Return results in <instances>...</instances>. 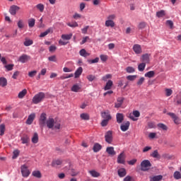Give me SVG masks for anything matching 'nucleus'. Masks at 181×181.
<instances>
[{
	"label": "nucleus",
	"instance_id": "1",
	"mask_svg": "<svg viewBox=\"0 0 181 181\" xmlns=\"http://www.w3.org/2000/svg\"><path fill=\"white\" fill-rule=\"evenodd\" d=\"M46 98V94L43 92H40L35 95L33 98V104H39V103H42L43 100Z\"/></svg>",
	"mask_w": 181,
	"mask_h": 181
},
{
	"label": "nucleus",
	"instance_id": "2",
	"mask_svg": "<svg viewBox=\"0 0 181 181\" xmlns=\"http://www.w3.org/2000/svg\"><path fill=\"white\" fill-rule=\"evenodd\" d=\"M152 166V164L151 163V161L148 160H144L141 163V170L143 172H147V170H149Z\"/></svg>",
	"mask_w": 181,
	"mask_h": 181
},
{
	"label": "nucleus",
	"instance_id": "3",
	"mask_svg": "<svg viewBox=\"0 0 181 181\" xmlns=\"http://www.w3.org/2000/svg\"><path fill=\"white\" fill-rule=\"evenodd\" d=\"M47 115H46V113H42L40 115L39 124L41 127H45V125H46V119L47 118Z\"/></svg>",
	"mask_w": 181,
	"mask_h": 181
},
{
	"label": "nucleus",
	"instance_id": "4",
	"mask_svg": "<svg viewBox=\"0 0 181 181\" xmlns=\"http://www.w3.org/2000/svg\"><path fill=\"white\" fill-rule=\"evenodd\" d=\"M30 60V56L26 54H23L18 59V62H20V63H28V62Z\"/></svg>",
	"mask_w": 181,
	"mask_h": 181
},
{
	"label": "nucleus",
	"instance_id": "5",
	"mask_svg": "<svg viewBox=\"0 0 181 181\" xmlns=\"http://www.w3.org/2000/svg\"><path fill=\"white\" fill-rule=\"evenodd\" d=\"M105 139L107 144H112V132H107L105 134Z\"/></svg>",
	"mask_w": 181,
	"mask_h": 181
},
{
	"label": "nucleus",
	"instance_id": "6",
	"mask_svg": "<svg viewBox=\"0 0 181 181\" xmlns=\"http://www.w3.org/2000/svg\"><path fill=\"white\" fill-rule=\"evenodd\" d=\"M21 169L23 177H28L30 175V171H29V169H28V167H26V165H22Z\"/></svg>",
	"mask_w": 181,
	"mask_h": 181
},
{
	"label": "nucleus",
	"instance_id": "7",
	"mask_svg": "<svg viewBox=\"0 0 181 181\" xmlns=\"http://www.w3.org/2000/svg\"><path fill=\"white\" fill-rule=\"evenodd\" d=\"M117 163L125 165V153H124V152L121 153L117 156Z\"/></svg>",
	"mask_w": 181,
	"mask_h": 181
},
{
	"label": "nucleus",
	"instance_id": "8",
	"mask_svg": "<svg viewBox=\"0 0 181 181\" xmlns=\"http://www.w3.org/2000/svg\"><path fill=\"white\" fill-rule=\"evenodd\" d=\"M133 51L136 54H141L142 53V47H141V45L136 44L133 46Z\"/></svg>",
	"mask_w": 181,
	"mask_h": 181
},
{
	"label": "nucleus",
	"instance_id": "9",
	"mask_svg": "<svg viewBox=\"0 0 181 181\" xmlns=\"http://www.w3.org/2000/svg\"><path fill=\"white\" fill-rule=\"evenodd\" d=\"M36 117V115L35 113H32L30 114L27 120H26V124L27 125H32V123L33 122V121L35 120V118Z\"/></svg>",
	"mask_w": 181,
	"mask_h": 181
},
{
	"label": "nucleus",
	"instance_id": "10",
	"mask_svg": "<svg viewBox=\"0 0 181 181\" xmlns=\"http://www.w3.org/2000/svg\"><path fill=\"white\" fill-rule=\"evenodd\" d=\"M45 124L49 129H52L53 127H54V119L53 118H49L46 122Z\"/></svg>",
	"mask_w": 181,
	"mask_h": 181
},
{
	"label": "nucleus",
	"instance_id": "11",
	"mask_svg": "<svg viewBox=\"0 0 181 181\" xmlns=\"http://www.w3.org/2000/svg\"><path fill=\"white\" fill-rule=\"evenodd\" d=\"M20 9L21 8L19 6L13 5L10 7L9 12L11 15H16V12H18V11H19Z\"/></svg>",
	"mask_w": 181,
	"mask_h": 181
},
{
	"label": "nucleus",
	"instance_id": "12",
	"mask_svg": "<svg viewBox=\"0 0 181 181\" xmlns=\"http://www.w3.org/2000/svg\"><path fill=\"white\" fill-rule=\"evenodd\" d=\"M129 125H131V123L129 122H126L124 124H122L120 126L121 131L123 132H125L129 129Z\"/></svg>",
	"mask_w": 181,
	"mask_h": 181
},
{
	"label": "nucleus",
	"instance_id": "13",
	"mask_svg": "<svg viewBox=\"0 0 181 181\" xmlns=\"http://www.w3.org/2000/svg\"><path fill=\"white\" fill-rule=\"evenodd\" d=\"M106 152L110 155V156H114L117 154V152H115V150H114V147L112 146L107 147Z\"/></svg>",
	"mask_w": 181,
	"mask_h": 181
},
{
	"label": "nucleus",
	"instance_id": "14",
	"mask_svg": "<svg viewBox=\"0 0 181 181\" xmlns=\"http://www.w3.org/2000/svg\"><path fill=\"white\" fill-rule=\"evenodd\" d=\"M101 117L104 119H107V120H110L112 118L109 111L101 112Z\"/></svg>",
	"mask_w": 181,
	"mask_h": 181
},
{
	"label": "nucleus",
	"instance_id": "15",
	"mask_svg": "<svg viewBox=\"0 0 181 181\" xmlns=\"http://www.w3.org/2000/svg\"><path fill=\"white\" fill-rule=\"evenodd\" d=\"M116 119L117 124H122V122L124 121V115L122 113H117Z\"/></svg>",
	"mask_w": 181,
	"mask_h": 181
},
{
	"label": "nucleus",
	"instance_id": "16",
	"mask_svg": "<svg viewBox=\"0 0 181 181\" xmlns=\"http://www.w3.org/2000/svg\"><path fill=\"white\" fill-rule=\"evenodd\" d=\"M117 173L119 177H124V176H127V170L125 168L119 169Z\"/></svg>",
	"mask_w": 181,
	"mask_h": 181
},
{
	"label": "nucleus",
	"instance_id": "17",
	"mask_svg": "<svg viewBox=\"0 0 181 181\" xmlns=\"http://www.w3.org/2000/svg\"><path fill=\"white\" fill-rule=\"evenodd\" d=\"M8 86V81L4 77L0 78V87H6Z\"/></svg>",
	"mask_w": 181,
	"mask_h": 181
},
{
	"label": "nucleus",
	"instance_id": "18",
	"mask_svg": "<svg viewBox=\"0 0 181 181\" xmlns=\"http://www.w3.org/2000/svg\"><path fill=\"white\" fill-rule=\"evenodd\" d=\"M124 98H117V103H115V108H119L121 107V105H122V103H124Z\"/></svg>",
	"mask_w": 181,
	"mask_h": 181
},
{
	"label": "nucleus",
	"instance_id": "19",
	"mask_svg": "<svg viewBox=\"0 0 181 181\" xmlns=\"http://www.w3.org/2000/svg\"><path fill=\"white\" fill-rule=\"evenodd\" d=\"M103 146L98 144V143H95L93 146V152H100V151H101Z\"/></svg>",
	"mask_w": 181,
	"mask_h": 181
},
{
	"label": "nucleus",
	"instance_id": "20",
	"mask_svg": "<svg viewBox=\"0 0 181 181\" xmlns=\"http://www.w3.org/2000/svg\"><path fill=\"white\" fill-rule=\"evenodd\" d=\"M71 91H73L74 93H78L80 91V90H81V87L79 86L78 84H74L72 87H71Z\"/></svg>",
	"mask_w": 181,
	"mask_h": 181
},
{
	"label": "nucleus",
	"instance_id": "21",
	"mask_svg": "<svg viewBox=\"0 0 181 181\" xmlns=\"http://www.w3.org/2000/svg\"><path fill=\"white\" fill-rule=\"evenodd\" d=\"M105 26H107V28H114V26H115V23H114V21L112 20H107L105 21Z\"/></svg>",
	"mask_w": 181,
	"mask_h": 181
},
{
	"label": "nucleus",
	"instance_id": "22",
	"mask_svg": "<svg viewBox=\"0 0 181 181\" xmlns=\"http://www.w3.org/2000/svg\"><path fill=\"white\" fill-rule=\"evenodd\" d=\"M30 140V139H29V136H28L27 134H23V136L21 137L23 144H28Z\"/></svg>",
	"mask_w": 181,
	"mask_h": 181
},
{
	"label": "nucleus",
	"instance_id": "23",
	"mask_svg": "<svg viewBox=\"0 0 181 181\" xmlns=\"http://www.w3.org/2000/svg\"><path fill=\"white\" fill-rule=\"evenodd\" d=\"M79 54L82 57H88V56H90V53L87 52L85 49H82L79 51Z\"/></svg>",
	"mask_w": 181,
	"mask_h": 181
},
{
	"label": "nucleus",
	"instance_id": "24",
	"mask_svg": "<svg viewBox=\"0 0 181 181\" xmlns=\"http://www.w3.org/2000/svg\"><path fill=\"white\" fill-rule=\"evenodd\" d=\"M33 144H37L39 142V134L37 133H34L33 136L31 139Z\"/></svg>",
	"mask_w": 181,
	"mask_h": 181
},
{
	"label": "nucleus",
	"instance_id": "25",
	"mask_svg": "<svg viewBox=\"0 0 181 181\" xmlns=\"http://www.w3.org/2000/svg\"><path fill=\"white\" fill-rule=\"evenodd\" d=\"M90 175L92 177H100V173L93 170L89 171Z\"/></svg>",
	"mask_w": 181,
	"mask_h": 181
},
{
	"label": "nucleus",
	"instance_id": "26",
	"mask_svg": "<svg viewBox=\"0 0 181 181\" xmlns=\"http://www.w3.org/2000/svg\"><path fill=\"white\" fill-rule=\"evenodd\" d=\"M81 73H83V68L79 67L76 71H75V78H78L80 76H81Z\"/></svg>",
	"mask_w": 181,
	"mask_h": 181
},
{
	"label": "nucleus",
	"instance_id": "27",
	"mask_svg": "<svg viewBox=\"0 0 181 181\" xmlns=\"http://www.w3.org/2000/svg\"><path fill=\"white\" fill-rule=\"evenodd\" d=\"M71 37H73V34L70 33V34H63L62 35V39H63V40H70V39H71Z\"/></svg>",
	"mask_w": 181,
	"mask_h": 181
},
{
	"label": "nucleus",
	"instance_id": "28",
	"mask_svg": "<svg viewBox=\"0 0 181 181\" xmlns=\"http://www.w3.org/2000/svg\"><path fill=\"white\" fill-rule=\"evenodd\" d=\"M149 54H144L141 56L142 62L146 63H149Z\"/></svg>",
	"mask_w": 181,
	"mask_h": 181
},
{
	"label": "nucleus",
	"instance_id": "29",
	"mask_svg": "<svg viewBox=\"0 0 181 181\" xmlns=\"http://www.w3.org/2000/svg\"><path fill=\"white\" fill-rule=\"evenodd\" d=\"M32 175L34 176V177H37V179H40V177H42V173L39 170L33 171Z\"/></svg>",
	"mask_w": 181,
	"mask_h": 181
},
{
	"label": "nucleus",
	"instance_id": "30",
	"mask_svg": "<svg viewBox=\"0 0 181 181\" xmlns=\"http://www.w3.org/2000/svg\"><path fill=\"white\" fill-rule=\"evenodd\" d=\"M80 117L84 121H88V119H90V115L88 113H82L81 114Z\"/></svg>",
	"mask_w": 181,
	"mask_h": 181
},
{
	"label": "nucleus",
	"instance_id": "31",
	"mask_svg": "<svg viewBox=\"0 0 181 181\" xmlns=\"http://www.w3.org/2000/svg\"><path fill=\"white\" fill-rule=\"evenodd\" d=\"M71 77H74V74H64L59 77L60 80H66V78H71Z\"/></svg>",
	"mask_w": 181,
	"mask_h": 181
},
{
	"label": "nucleus",
	"instance_id": "32",
	"mask_svg": "<svg viewBox=\"0 0 181 181\" xmlns=\"http://www.w3.org/2000/svg\"><path fill=\"white\" fill-rule=\"evenodd\" d=\"M112 81L111 80H109L107 83H106V85L105 86V90H111V87H112Z\"/></svg>",
	"mask_w": 181,
	"mask_h": 181
},
{
	"label": "nucleus",
	"instance_id": "33",
	"mask_svg": "<svg viewBox=\"0 0 181 181\" xmlns=\"http://www.w3.org/2000/svg\"><path fill=\"white\" fill-rule=\"evenodd\" d=\"M166 15V13L164 10H160V11L156 12L157 18H163Z\"/></svg>",
	"mask_w": 181,
	"mask_h": 181
},
{
	"label": "nucleus",
	"instance_id": "34",
	"mask_svg": "<svg viewBox=\"0 0 181 181\" xmlns=\"http://www.w3.org/2000/svg\"><path fill=\"white\" fill-rule=\"evenodd\" d=\"M62 163H63V161H62V160H54L52 161V166L56 167V166H59L60 165H62Z\"/></svg>",
	"mask_w": 181,
	"mask_h": 181
},
{
	"label": "nucleus",
	"instance_id": "35",
	"mask_svg": "<svg viewBox=\"0 0 181 181\" xmlns=\"http://www.w3.org/2000/svg\"><path fill=\"white\" fill-rule=\"evenodd\" d=\"M157 127L160 128V129H163V131H168V126L163 123H158Z\"/></svg>",
	"mask_w": 181,
	"mask_h": 181
},
{
	"label": "nucleus",
	"instance_id": "36",
	"mask_svg": "<svg viewBox=\"0 0 181 181\" xmlns=\"http://www.w3.org/2000/svg\"><path fill=\"white\" fill-rule=\"evenodd\" d=\"M145 77H148V78H152V77L155 76V71H150L145 74Z\"/></svg>",
	"mask_w": 181,
	"mask_h": 181
},
{
	"label": "nucleus",
	"instance_id": "37",
	"mask_svg": "<svg viewBox=\"0 0 181 181\" xmlns=\"http://www.w3.org/2000/svg\"><path fill=\"white\" fill-rule=\"evenodd\" d=\"M28 93V90L26 89H23L22 91H21L19 93H18V98H23V97H25L26 95Z\"/></svg>",
	"mask_w": 181,
	"mask_h": 181
},
{
	"label": "nucleus",
	"instance_id": "38",
	"mask_svg": "<svg viewBox=\"0 0 181 181\" xmlns=\"http://www.w3.org/2000/svg\"><path fill=\"white\" fill-rule=\"evenodd\" d=\"M145 67H146V64L145 62L141 63L138 66L139 71H144L145 70Z\"/></svg>",
	"mask_w": 181,
	"mask_h": 181
},
{
	"label": "nucleus",
	"instance_id": "39",
	"mask_svg": "<svg viewBox=\"0 0 181 181\" xmlns=\"http://www.w3.org/2000/svg\"><path fill=\"white\" fill-rule=\"evenodd\" d=\"M35 22H36V20L35 18H30L28 20L29 28H33V26H35Z\"/></svg>",
	"mask_w": 181,
	"mask_h": 181
},
{
	"label": "nucleus",
	"instance_id": "40",
	"mask_svg": "<svg viewBox=\"0 0 181 181\" xmlns=\"http://www.w3.org/2000/svg\"><path fill=\"white\" fill-rule=\"evenodd\" d=\"M5 129H6L5 124H1L0 125V135H1V136H3V135H4Z\"/></svg>",
	"mask_w": 181,
	"mask_h": 181
},
{
	"label": "nucleus",
	"instance_id": "41",
	"mask_svg": "<svg viewBox=\"0 0 181 181\" xmlns=\"http://www.w3.org/2000/svg\"><path fill=\"white\" fill-rule=\"evenodd\" d=\"M67 26H69V28H77L78 27V23L76 21H72L71 23H67Z\"/></svg>",
	"mask_w": 181,
	"mask_h": 181
},
{
	"label": "nucleus",
	"instance_id": "42",
	"mask_svg": "<svg viewBox=\"0 0 181 181\" xmlns=\"http://www.w3.org/2000/svg\"><path fill=\"white\" fill-rule=\"evenodd\" d=\"M163 177L162 175L154 176V177L151 178L150 181H159V180H162Z\"/></svg>",
	"mask_w": 181,
	"mask_h": 181
},
{
	"label": "nucleus",
	"instance_id": "43",
	"mask_svg": "<svg viewBox=\"0 0 181 181\" xmlns=\"http://www.w3.org/2000/svg\"><path fill=\"white\" fill-rule=\"evenodd\" d=\"M98 62H100V58L98 57H96L94 59L88 60V63H89V64H94L95 63H98Z\"/></svg>",
	"mask_w": 181,
	"mask_h": 181
},
{
	"label": "nucleus",
	"instance_id": "44",
	"mask_svg": "<svg viewBox=\"0 0 181 181\" xmlns=\"http://www.w3.org/2000/svg\"><path fill=\"white\" fill-rule=\"evenodd\" d=\"M36 8L38 9V11H40V12H43V11H45V5L42 4H37Z\"/></svg>",
	"mask_w": 181,
	"mask_h": 181
},
{
	"label": "nucleus",
	"instance_id": "45",
	"mask_svg": "<svg viewBox=\"0 0 181 181\" xmlns=\"http://www.w3.org/2000/svg\"><path fill=\"white\" fill-rule=\"evenodd\" d=\"M127 73L131 74V73H135V68L132 66H127L126 68Z\"/></svg>",
	"mask_w": 181,
	"mask_h": 181
},
{
	"label": "nucleus",
	"instance_id": "46",
	"mask_svg": "<svg viewBox=\"0 0 181 181\" xmlns=\"http://www.w3.org/2000/svg\"><path fill=\"white\" fill-rule=\"evenodd\" d=\"M32 45H33V40H25L24 42V46H32Z\"/></svg>",
	"mask_w": 181,
	"mask_h": 181
},
{
	"label": "nucleus",
	"instance_id": "47",
	"mask_svg": "<svg viewBox=\"0 0 181 181\" xmlns=\"http://www.w3.org/2000/svg\"><path fill=\"white\" fill-rule=\"evenodd\" d=\"M174 177L177 180H179V179H181V173L179 171H175L174 173Z\"/></svg>",
	"mask_w": 181,
	"mask_h": 181
},
{
	"label": "nucleus",
	"instance_id": "48",
	"mask_svg": "<svg viewBox=\"0 0 181 181\" xmlns=\"http://www.w3.org/2000/svg\"><path fill=\"white\" fill-rule=\"evenodd\" d=\"M51 30H52V29L49 28L45 32L42 33L40 35V37H45V36H47V34L51 32Z\"/></svg>",
	"mask_w": 181,
	"mask_h": 181
},
{
	"label": "nucleus",
	"instance_id": "49",
	"mask_svg": "<svg viewBox=\"0 0 181 181\" xmlns=\"http://www.w3.org/2000/svg\"><path fill=\"white\" fill-rule=\"evenodd\" d=\"M173 94V90L170 88H166L165 89V95L166 97H170V95Z\"/></svg>",
	"mask_w": 181,
	"mask_h": 181
},
{
	"label": "nucleus",
	"instance_id": "50",
	"mask_svg": "<svg viewBox=\"0 0 181 181\" xmlns=\"http://www.w3.org/2000/svg\"><path fill=\"white\" fill-rule=\"evenodd\" d=\"M138 28L141 30L145 29L146 28V23L141 22L140 23H139Z\"/></svg>",
	"mask_w": 181,
	"mask_h": 181
},
{
	"label": "nucleus",
	"instance_id": "51",
	"mask_svg": "<svg viewBox=\"0 0 181 181\" xmlns=\"http://www.w3.org/2000/svg\"><path fill=\"white\" fill-rule=\"evenodd\" d=\"M19 153H20L19 150H15L13 153V155L12 158L16 159V158H18V156H19Z\"/></svg>",
	"mask_w": 181,
	"mask_h": 181
},
{
	"label": "nucleus",
	"instance_id": "52",
	"mask_svg": "<svg viewBox=\"0 0 181 181\" xmlns=\"http://www.w3.org/2000/svg\"><path fill=\"white\" fill-rule=\"evenodd\" d=\"M136 78V75H129L127 76V79L129 80V81H134Z\"/></svg>",
	"mask_w": 181,
	"mask_h": 181
},
{
	"label": "nucleus",
	"instance_id": "53",
	"mask_svg": "<svg viewBox=\"0 0 181 181\" xmlns=\"http://www.w3.org/2000/svg\"><path fill=\"white\" fill-rule=\"evenodd\" d=\"M151 156L153 158H159V153L158 152V150H155L151 154Z\"/></svg>",
	"mask_w": 181,
	"mask_h": 181
},
{
	"label": "nucleus",
	"instance_id": "54",
	"mask_svg": "<svg viewBox=\"0 0 181 181\" xmlns=\"http://www.w3.org/2000/svg\"><path fill=\"white\" fill-rule=\"evenodd\" d=\"M108 78H112V75L107 74L106 76L102 78V80H103V81H107Z\"/></svg>",
	"mask_w": 181,
	"mask_h": 181
},
{
	"label": "nucleus",
	"instance_id": "55",
	"mask_svg": "<svg viewBox=\"0 0 181 181\" xmlns=\"http://www.w3.org/2000/svg\"><path fill=\"white\" fill-rule=\"evenodd\" d=\"M48 60H49V62H57V58L56 57V55H52V56H51V57H49L48 58Z\"/></svg>",
	"mask_w": 181,
	"mask_h": 181
},
{
	"label": "nucleus",
	"instance_id": "56",
	"mask_svg": "<svg viewBox=\"0 0 181 181\" xmlns=\"http://www.w3.org/2000/svg\"><path fill=\"white\" fill-rule=\"evenodd\" d=\"M37 74V71H32L28 73L29 77H35Z\"/></svg>",
	"mask_w": 181,
	"mask_h": 181
},
{
	"label": "nucleus",
	"instance_id": "57",
	"mask_svg": "<svg viewBox=\"0 0 181 181\" xmlns=\"http://www.w3.org/2000/svg\"><path fill=\"white\" fill-rule=\"evenodd\" d=\"M5 68L8 70V71H11L13 70V64L6 65Z\"/></svg>",
	"mask_w": 181,
	"mask_h": 181
},
{
	"label": "nucleus",
	"instance_id": "58",
	"mask_svg": "<svg viewBox=\"0 0 181 181\" xmlns=\"http://www.w3.org/2000/svg\"><path fill=\"white\" fill-rule=\"evenodd\" d=\"M57 49V46H54V45H51L49 48V50L51 53H53V52H56Z\"/></svg>",
	"mask_w": 181,
	"mask_h": 181
},
{
	"label": "nucleus",
	"instance_id": "59",
	"mask_svg": "<svg viewBox=\"0 0 181 181\" xmlns=\"http://www.w3.org/2000/svg\"><path fill=\"white\" fill-rule=\"evenodd\" d=\"M100 58L102 62H107V60L108 59V57L107 55H104V54H101L100 56Z\"/></svg>",
	"mask_w": 181,
	"mask_h": 181
},
{
	"label": "nucleus",
	"instance_id": "60",
	"mask_svg": "<svg viewBox=\"0 0 181 181\" xmlns=\"http://www.w3.org/2000/svg\"><path fill=\"white\" fill-rule=\"evenodd\" d=\"M87 79L88 80V81H94V80H95V76H94V75H88L87 76Z\"/></svg>",
	"mask_w": 181,
	"mask_h": 181
},
{
	"label": "nucleus",
	"instance_id": "61",
	"mask_svg": "<svg viewBox=\"0 0 181 181\" xmlns=\"http://www.w3.org/2000/svg\"><path fill=\"white\" fill-rule=\"evenodd\" d=\"M166 25H168V26H170V29L173 28V21H170V20H168L166 21Z\"/></svg>",
	"mask_w": 181,
	"mask_h": 181
},
{
	"label": "nucleus",
	"instance_id": "62",
	"mask_svg": "<svg viewBox=\"0 0 181 181\" xmlns=\"http://www.w3.org/2000/svg\"><path fill=\"white\" fill-rule=\"evenodd\" d=\"M109 121H110V120H108V119H104L102 121V122H101L102 127H107V125H108V122H109Z\"/></svg>",
	"mask_w": 181,
	"mask_h": 181
},
{
	"label": "nucleus",
	"instance_id": "63",
	"mask_svg": "<svg viewBox=\"0 0 181 181\" xmlns=\"http://www.w3.org/2000/svg\"><path fill=\"white\" fill-rule=\"evenodd\" d=\"M156 133H154V132H151L148 134V138H150V139H153L156 138Z\"/></svg>",
	"mask_w": 181,
	"mask_h": 181
},
{
	"label": "nucleus",
	"instance_id": "64",
	"mask_svg": "<svg viewBox=\"0 0 181 181\" xmlns=\"http://www.w3.org/2000/svg\"><path fill=\"white\" fill-rule=\"evenodd\" d=\"M17 25H18L19 29L23 28V26H24V25H23V21H22L21 20H20V21L18 22Z\"/></svg>",
	"mask_w": 181,
	"mask_h": 181
}]
</instances>
